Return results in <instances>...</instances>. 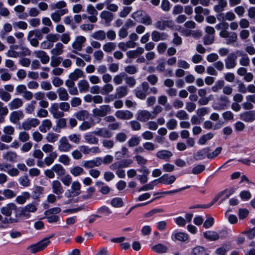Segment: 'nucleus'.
<instances>
[{
	"instance_id": "obj_1",
	"label": "nucleus",
	"mask_w": 255,
	"mask_h": 255,
	"mask_svg": "<svg viewBox=\"0 0 255 255\" xmlns=\"http://www.w3.org/2000/svg\"><path fill=\"white\" fill-rule=\"evenodd\" d=\"M37 210V204L31 203L22 207L20 210V214L26 219L31 217V214L34 213Z\"/></svg>"
},
{
	"instance_id": "obj_2",
	"label": "nucleus",
	"mask_w": 255,
	"mask_h": 255,
	"mask_svg": "<svg viewBox=\"0 0 255 255\" xmlns=\"http://www.w3.org/2000/svg\"><path fill=\"white\" fill-rule=\"evenodd\" d=\"M111 110V107L108 105H103L92 110L93 115L95 117H104Z\"/></svg>"
},
{
	"instance_id": "obj_3",
	"label": "nucleus",
	"mask_w": 255,
	"mask_h": 255,
	"mask_svg": "<svg viewBox=\"0 0 255 255\" xmlns=\"http://www.w3.org/2000/svg\"><path fill=\"white\" fill-rule=\"evenodd\" d=\"M40 124L39 120L36 118H29L21 123V128L25 130H29L32 128L37 127Z\"/></svg>"
},
{
	"instance_id": "obj_4",
	"label": "nucleus",
	"mask_w": 255,
	"mask_h": 255,
	"mask_svg": "<svg viewBox=\"0 0 255 255\" xmlns=\"http://www.w3.org/2000/svg\"><path fill=\"white\" fill-rule=\"evenodd\" d=\"M86 41V38L85 36L79 35L75 38L72 43V47L73 49V52L77 54L76 51H80L82 50L83 44Z\"/></svg>"
},
{
	"instance_id": "obj_5",
	"label": "nucleus",
	"mask_w": 255,
	"mask_h": 255,
	"mask_svg": "<svg viewBox=\"0 0 255 255\" xmlns=\"http://www.w3.org/2000/svg\"><path fill=\"white\" fill-rule=\"evenodd\" d=\"M155 118V116L147 110H139L136 114L137 120L142 122H145L149 119H153Z\"/></svg>"
},
{
	"instance_id": "obj_6",
	"label": "nucleus",
	"mask_w": 255,
	"mask_h": 255,
	"mask_svg": "<svg viewBox=\"0 0 255 255\" xmlns=\"http://www.w3.org/2000/svg\"><path fill=\"white\" fill-rule=\"evenodd\" d=\"M142 89L137 88L135 90L136 96L140 99H144L147 94H149L150 92H148L149 86L147 82H144L141 84Z\"/></svg>"
},
{
	"instance_id": "obj_7",
	"label": "nucleus",
	"mask_w": 255,
	"mask_h": 255,
	"mask_svg": "<svg viewBox=\"0 0 255 255\" xmlns=\"http://www.w3.org/2000/svg\"><path fill=\"white\" fill-rule=\"evenodd\" d=\"M59 109H60L59 103H54L51 104L49 111L53 118L57 119L64 116V113L59 111Z\"/></svg>"
},
{
	"instance_id": "obj_8",
	"label": "nucleus",
	"mask_w": 255,
	"mask_h": 255,
	"mask_svg": "<svg viewBox=\"0 0 255 255\" xmlns=\"http://www.w3.org/2000/svg\"><path fill=\"white\" fill-rule=\"evenodd\" d=\"M71 148L72 146L69 143L67 137L65 136L61 137L58 142V150L61 152H68Z\"/></svg>"
},
{
	"instance_id": "obj_9",
	"label": "nucleus",
	"mask_w": 255,
	"mask_h": 255,
	"mask_svg": "<svg viewBox=\"0 0 255 255\" xmlns=\"http://www.w3.org/2000/svg\"><path fill=\"white\" fill-rule=\"evenodd\" d=\"M86 12L90 15L88 17V20L93 23L97 22L98 20V11L92 4H89L86 7Z\"/></svg>"
},
{
	"instance_id": "obj_10",
	"label": "nucleus",
	"mask_w": 255,
	"mask_h": 255,
	"mask_svg": "<svg viewBox=\"0 0 255 255\" xmlns=\"http://www.w3.org/2000/svg\"><path fill=\"white\" fill-rule=\"evenodd\" d=\"M17 206L14 203H10L0 208L1 213L7 217H9L12 215L13 211H16Z\"/></svg>"
},
{
	"instance_id": "obj_11",
	"label": "nucleus",
	"mask_w": 255,
	"mask_h": 255,
	"mask_svg": "<svg viewBox=\"0 0 255 255\" xmlns=\"http://www.w3.org/2000/svg\"><path fill=\"white\" fill-rule=\"evenodd\" d=\"M102 165L101 157H97L93 159L84 161L83 163V166L86 168H93L95 167H98Z\"/></svg>"
},
{
	"instance_id": "obj_12",
	"label": "nucleus",
	"mask_w": 255,
	"mask_h": 255,
	"mask_svg": "<svg viewBox=\"0 0 255 255\" xmlns=\"http://www.w3.org/2000/svg\"><path fill=\"white\" fill-rule=\"evenodd\" d=\"M51 188L53 193L58 196V198H60V195L64 192V189L61 182L57 180H54L51 182Z\"/></svg>"
},
{
	"instance_id": "obj_13",
	"label": "nucleus",
	"mask_w": 255,
	"mask_h": 255,
	"mask_svg": "<svg viewBox=\"0 0 255 255\" xmlns=\"http://www.w3.org/2000/svg\"><path fill=\"white\" fill-rule=\"evenodd\" d=\"M237 56L235 54H229L225 60L226 67L228 69L234 68L237 64Z\"/></svg>"
},
{
	"instance_id": "obj_14",
	"label": "nucleus",
	"mask_w": 255,
	"mask_h": 255,
	"mask_svg": "<svg viewBox=\"0 0 255 255\" xmlns=\"http://www.w3.org/2000/svg\"><path fill=\"white\" fill-rule=\"evenodd\" d=\"M171 238L174 242H186L189 239V236L185 233L174 231L172 233Z\"/></svg>"
},
{
	"instance_id": "obj_15",
	"label": "nucleus",
	"mask_w": 255,
	"mask_h": 255,
	"mask_svg": "<svg viewBox=\"0 0 255 255\" xmlns=\"http://www.w3.org/2000/svg\"><path fill=\"white\" fill-rule=\"evenodd\" d=\"M92 133L103 138H110L113 135L110 130L104 128H96Z\"/></svg>"
},
{
	"instance_id": "obj_16",
	"label": "nucleus",
	"mask_w": 255,
	"mask_h": 255,
	"mask_svg": "<svg viewBox=\"0 0 255 255\" xmlns=\"http://www.w3.org/2000/svg\"><path fill=\"white\" fill-rule=\"evenodd\" d=\"M240 119L246 122H252L255 120V111L245 112L240 115Z\"/></svg>"
},
{
	"instance_id": "obj_17",
	"label": "nucleus",
	"mask_w": 255,
	"mask_h": 255,
	"mask_svg": "<svg viewBox=\"0 0 255 255\" xmlns=\"http://www.w3.org/2000/svg\"><path fill=\"white\" fill-rule=\"evenodd\" d=\"M116 117L119 119L127 120L133 117V114L128 110H119L115 113Z\"/></svg>"
},
{
	"instance_id": "obj_18",
	"label": "nucleus",
	"mask_w": 255,
	"mask_h": 255,
	"mask_svg": "<svg viewBox=\"0 0 255 255\" xmlns=\"http://www.w3.org/2000/svg\"><path fill=\"white\" fill-rule=\"evenodd\" d=\"M176 179V177L174 175H168L167 174L163 175L157 180L160 183L165 185H170L173 183Z\"/></svg>"
},
{
	"instance_id": "obj_19",
	"label": "nucleus",
	"mask_w": 255,
	"mask_h": 255,
	"mask_svg": "<svg viewBox=\"0 0 255 255\" xmlns=\"http://www.w3.org/2000/svg\"><path fill=\"white\" fill-rule=\"evenodd\" d=\"M23 117L24 114L22 111H15L10 114L9 120L11 123L16 124Z\"/></svg>"
},
{
	"instance_id": "obj_20",
	"label": "nucleus",
	"mask_w": 255,
	"mask_h": 255,
	"mask_svg": "<svg viewBox=\"0 0 255 255\" xmlns=\"http://www.w3.org/2000/svg\"><path fill=\"white\" fill-rule=\"evenodd\" d=\"M52 123L49 119H45L42 121L41 124L39 127V130L43 133H45L52 128Z\"/></svg>"
},
{
	"instance_id": "obj_21",
	"label": "nucleus",
	"mask_w": 255,
	"mask_h": 255,
	"mask_svg": "<svg viewBox=\"0 0 255 255\" xmlns=\"http://www.w3.org/2000/svg\"><path fill=\"white\" fill-rule=\"evenodd\" d=\"M2 158L7 161L11 162H15L17 159V154L16 152L12 151H8L3 152L2 155Z\"/></svg>"
},
{
	"instance_id": "obj_22",
	"label": "nucleus",
	"mask_w": 255,
	"mask_h": 255,
	"mask_svg": "<svg viewBox=\"0 0 255 255\" xmlns=\"http://www.w3.org/2000/svg\"><path fill=\"white\" fill-rule=\"evenodd\" d=\"M128 90L127 86H119L116 89V93L115 94V98H122L128 94Z\"/></svg>"
},
{
	"instance_id": "obj_23",
	"label": "nucleus",
	"mask_w": 255,
	"mask_h": 255,
	"mask_svg": "<svg viewBox=\"0 0 255 255\" xmlns=\"http://www.w3.org/2000/svg\"><path fill=\"white\" fill-rule=\"evenodd\" d=\"M68 12L67 9L56 10L51 14V17L55 22H58L61 20V16Z\"/></svg>"
},
{
	"instance_id": "obj_24",
	"label": "nucleus",
	"mask_w": 255,
	"mask_h": 255,
	"mask_svg": "<svg viewBox=\"0 0 255 255\" xmlns=\"http://www.w3.org/2000/svg\"><path fill=\"white\" fill-rule=\"evenodd\" d=\"M36 57L39 58L43 64H46L49 61V57L43 51L38 50L34 52Z\"/></svg>"
},
{
	"instance_id": "obj_25",
	"label": "nucleus",
	"mask_w": 255,
	"mask_h": 255,
	"mask_svg": "<svg viewBox=\"0 0 255 255\" xmlns=\"http://www.w3.org/2000/svg\"><path fill=\"white\" fill-rule=\"evenodd\" d=\"M172 155V153L167 150H161L158 151L156 154V156L158 158L163 159L165 161H168Z\"/></svg>"
},
{
	"instance_id": "obj_26",
	"label": "nucleus",
	"mask_w": 255,
	"mask_h": 255,
	"mask_svg": "<svg viewBox=\"0 0 255 255\" xmlns=\"http://www.w3.org/2000/svg\"><path fill=\"white\" fill-rule=\"evenodd\" d=\"M23 105V102L21 99L16 98L13 99L8 104L10 110H15L20 108Z\"/></svg>"
},
{
	"instance_id": "obj_27",
	"label": "nucleus",
	"mask_w": 255,
	"mask_h": 255,
	"mask_svg": "<svg viewBox=\"0 0 255 255\" xmlns=\"http://www.w3.org/2000/svg\"><path fill=\"white\" fill-rule=\"evenodd\" d=\"M203 236L210 241H214L219 239V234L213 231H208L203 233Z\"/></svg>"
},
{
	"instance_id": "obj_28",
	"label": "nucleus",
	"mask_w": 255,
	"mask_h": 255,
	"mask_svg": "<svg viewBox=\"0 0 255 255\" xmlns=\"http://www.w3.org/2000/svg\"><path fill=\"white\" fill-rule=\"evenodd\" d=\"M96 185L98 187L99 191L103 194H107L110 191V188L108 185L102 181H97L96 182Z\"/></svg>"
},
{
	"instance_id": "obj_29",
	"label": "nucleus",
	"mask_w": 255,
	"mask_h": 255,
	"mask_svg": "<svg viewBox=\"0 0 255 255\" xmlns=\"http://www.w3.org/2000/svg\"><path fill=\"white\" fill-rule=\"evenodd\" d=\"M236 53L241 56V58L240 59V64L244 66H248L250 62L248 55L246 53H244L242 51L238 50Z\"/></svg>"
},
{
	"instance_id": "obj_30",
	"label": "nucleus",
	"mask_w": 255,
	"mask_h": 255,
	"mask_svg": "<svg viewBox=\"0 0 255 255\" xmlns=\"http://www.w3.org/2000/svg\"><path fill=\"white\" fill-rule=\"evenodd\" d=\"M209 151V148H203L196 152L194 155V157L197 160L203 159L206 157H208Z\"/></svg>"
},
{
	"instance_id": "obj_31",
	"label": "nucleus",
	"mask_w": 255,
	"mask_h": 255,
	"mask_svg": "<svg viewBox=\"0 0 255 255\" xmlns=\"http://www.w3.org/2000/svg\"><path fill=\"white\" fill-rule=\"evenodd\" d=\"M59 119L56 121V125L53 128L54 131L60 132V129L64 128L66 127L67 123L66 119L65 118H58Z\"/></svg>"
},
{
	"instance_id": "obj_32",
	"label": "nucleus",
	"mask_w": 255,
	"mask_h": 255,
	"mask_svg": "<svg viewBox=\"0 0 255 255\" xmlns=\"http://www.w3.org/2000/svg\"><path fill=\"white\" fill-rule=\"evenodd\" d=\"M79 91L81 93H86L89 91V84L86 80H81L77 84Z\"/></svg>"
},
{
	"instance_id": "obj_33",
	"label": "nucleus",
	"mask_w": 255,
	"mask_h": 255,
	"mask_svg": "<svg viewBox=\"0 0 255 255\" xmlns=\"http://www.w3.org/2000/svg\"><path fill=\"white\" fill-rule=\"evenodd\" d=\"M81 185L79 181H74L71 184V191L73 196H78L81 193Z\"/></svg>"
},
{
	"instance_id": "obj_34",
	"label": "nucleus",
	"mask_w": 255,
	"mask_h": 255,
	"mask_svg": "<svg viewBox=\"0 0 255 255\" xmlns=\"http://www.w3.org/2000/svg\"><path fill=\"white\" fill-rule=\"evenodd\" d=\"M144 52V49L142 47H137L134 50L128 51L126 53L127 56L130 58H135Z\"/></svg>"
},
{
	"instance_id": "obj_35",
	"label": "nucleus",
	"mask_w": 255,
	"mask_h": 255,
	"mask_svg": "<svg viewBox=\"0 0 255 255\" xmlns=\"http://www.w3.org/2000/svg\"><path fill=\"white\" fill-rule=\"evenodd\" d=\"M91 36L96 40L103 41L106 37V33L102 30H99L93 32Z\"/></svg>"
},
{
	"instance_id": "obj_36",
	"label": "nucleus",
	"mask_w": 255,
	"mask_h": 255,
	"mask_svg": "<svg viewBox=\"0 0 255 255\" xmlns=\"http://www.w3.org/2000/svg\"><path fill=\"white\" fill-rule=\"evenodd\" d=\"M57 93L58 95L59 99L61 101H67L69 99V95L67 90L63 87H60L57 89Z\"/></svg>"
},
{
	"instance_id": "obj_37",
	"label": "nucleus",
	"mask_w": 255,
	"mask_h": 255,
	"mask_svg": "<svg viewBox=\"0 0 255 255\" xmlns=\"http://www.w3.org/2000/svg\"><path fill=\"white\" fill-rule=\"evenodd\" d=\"M30 198V194L27 192H23L21 195L18 196L16 199L15 201L20 205L24 204L26 200Z\"/></svg>"
},
{
	"instance_id": "obj_38",
	"label": "nucleus",
	"mask_w": 255,
	"mask_h": 255,
	"mask_svg": "<svg viewBox=\"0 0 255 255\" xmlns=\"http://www.w3.org/2000/svg\"><path fill=\"white\" fill-rule=\"evenodd\" d=\"M74 116L79 121H84L89 118L90 114L86 110H81L75 113Z\"/></svg>"
},
{
	"instance_id": "obj_39",
	"label": "nucleus",
	"mask_w": 255,
	"mask_h": 255,
	"mask_svg": "<svg viewBox=\"0 0 255 255\" xmlns=\"http://www.w3.org/2000/svg\"><path fill=\"white\" fill-rule=\"evenodd\" d=\"M84 138L85 142L89 144H96L99 142V139L90 133H86Z\"/></svg>"
},
{
	"instance_id": "obj_40",
	"label": "nucleus",
	"mask_w": 255,
	"mask_h": 255,
	"mask_svg": "<svg viewBox=\"0 0 255 255\" xmlns=\"http://www.w3.org/2000/svg\"><path fill=\"white\" fill-rule=\"evenodd\" d=\"M100 17L104 19L106 23H109L112 21L114 16L112 13L109 11H103L100 15Z\"/></svg>"
},
{
	"instance_id": "obj_41",
	"label": "nucleus",
	"mask_w": 255,
	"mask_h": 255,
	"mask_svg": "<svg viewBox=\"0 0 255 255\" xmlns=\"http://www.w3.org/2000/svg\"><path fill=\"white\" fill-rule=\"evenodd\" d=\"M141 139L140 136H132L128 141V144L129 147H132L137 146L140 142Z\"/></svg>"
},
{
	"instance_id": "obj_42",
	"label": "nucleus",
	"mask_w": 255,
	"mask_h": 255,
	"mask_svg": "<svg viewBox=\"0 0 255 255\" xmlns=\"http://www.w3.org/2000/svg\"><path fill=\"white\" fill-rule=\"evenodd\" d=\"M64 46L62 43L58 42L55 44L54 48H53L51 52L53 55H60L63 53Z\"/></svg>"
},
{
	"instance_id": "obj_43",
	"label": "nucleus",
	"mask_w": 255,
	"mask_h": 255,
	"mask_svg": "<svg viewBox=\"0 0 255 255\" xmlns=\"http://www.w3.org/2000/svg\"><path fill=\"white\" fill-rule=\"evenodd\" d=\"M83 76V72L81 70L77 68L69 74V78L71 80L76 81L79 78H81Z\"/></svg>"
},
{
	"instance_id": "obj_44",
	"label": "nucleus",
	"mask_w": 255,
	"mask_h": 255,
	"mask_svg": "<svg viewBox=\"0 0 255 255\" xmlns=\"http://www.w3.org/2000/svg\"><path fill=\"white\" fill-rule=\"evenodd\" d=\"M95 125V123L92 121H83L79 127V129L82 131H85L89 129Z\"/></svg>"
},
{
	"instance_id": "obj_45",
	"label": "nucleus",
	"mask_w": 255,
	"mask_h": 255,
	"mask_svg": "<svg viewBox=\"0 0 255 255\" xmlns=\"http://www.w3.org/2000/svg\"><path fill=\"white\" fill-rule=\"evenodd\" d=\"M57 153L55 151L51 152L49 154L48 156L46 157L44 159V163L47 166H49L53 163L54 160L57 158Z\"/></svg>"
},
{
	"instance_id": "obj_46",
	"label": "nucleus",
	"mask_w": 255,
	"mask_h": 255,
	"mask_svg": "<svg viewBox=\"0 0 255 255\" xmlns=\"http://www.w3.org/2000/svg\"><path fill=\"white\" fill-rule=\"evenodd\" d=\"M59 137V135L58 134L53 132H49L46 135L45 139L48 142L54 143L58 140Z\"/></svg>"
},
{
	"instance_id": "obj_47",
	"label": "nucleus",
	"mask_w": 255,
	"mask_h": 255,
	"mask_svg": "<svg viewBox=\"0 0 255 255\" xmlns=\"http://www.w3.org/2000/svg\"><path fill=\"white\" fill-rule=\"evenodd\" d=\"M114 90V86L112 84L107 83L104 85L101 88L100 93L103 95H107Z\"/></svg>"
},
{
	"instance_id": "obj_48",
	"label": "nucleus",
	"mask_w": 255,
	"mask_h": 255,
	"mask_svg": "<svg viewBox=\"0 0 255 255\" xmlns=\"http://www.w3.org/2000/svg\"><path fill=\"white\" fill-rule=\"evenodd\" d=\"M220 100L223 102V104H220L218 106H214L213 109L215 110H222L225 109V107L229 103V99L226 96H221L220 98Z\"/></svg>"
},
{
	"instance_id": "obj_49",
	"label": "nucleus",
	"mask_w": 255,
	"mask_h": 255,
	"mask_svg": "<svg viewBox=\"0 0 255 255\" xmlns=\"http://www.w3.org/2000/svg\"><path fill=\"white\" fill-rule=\"evenodd\" d=\"M227 5V2L226 0H221L219 1L218 4L214 6V10L216 12H220L223 11Z\"/></svg>"
},
{
	"instance_id": "obj_50",
	"label": "nucleus",
	"mask_w": 255,
	"mask_h": 255,
	"mask_svg": "<svg viewBox=\"0 0 255 255\" xmlns=\"http://www.w3.org/2000/svg\"><path fill=\"white\" fill-rule=\"evenodd\" d=\"M151 250L157 253H164L166 252L167 247L161 244H158L152 247Z\"/></svg>"
},
{
	"instance_id": "obj_51",
	"label": "nucleus",
	"mask_w": 255,
	"mask_h": 255,
	"mask_svg": "<svg viewBox=\"0 0 255 255\" xmlns=\"http://www.w3.org/2000/svg\"><path fill=\"white\" fill-rule=\"evenodd\" d=\"M129 153L128 149L125 146H122L121 151H117L115 152V157L117 159H119L122 157H124L126 156H128Z\"/></svg>"
},
{
	"instance_id": "obj_52",
	"label": "nucleus",
	"mask_w": 255,
	"mask_h": 255,
	"mask_svg": "<svg viewBox=\"0 0 255 255\" xmlns=\"http://www.w3.org/2000/svg\"><path fill=\"white\" fill-rule=\"evenodd\" d=\"M52 170L58 176H63L65 173V170L63 166L59 164H56L52 167Z\"/></svg>"
},
{
	"instance_id": "obj_53",
	"label": "nucleus",
	"mask_w": 255,
	"mask_h": 255,
	"mask_svg": "<svg viewBox=\"0 0 255 255\" xmlns=\"http://www.w3.org/2000/svg\"><path fill=\"white\" fill-rule=\"evenodd\" d=\"M213 136L214 134L211 132L204 134L200 138L198 143L201 145H204L207 141L212 139Z\"/></svg>"
},
{
	"instance_id": "obj_54",
	"label": "nucleus",
	"mask_w": 255,
	"mask_h": 255,
	"mask_svg": "<svg viewBox=\"0 0 255 255\" xmlns=\"http://www.w3.org/2000/svg\"><path fill=\"white\" fill-rule=\"evenodd\" d=\"M70 172L74 176H78L84 174V169L79 166H75L70 169Z\"/></svg>"
},
{
	"instance_id": "obj_55",
	"label": "nucleus",
	"mask_w": 255,
	"mask_h": 255,
	"mask_svg": "<svg viewBox=\"0 0 255 255\" xmlns=\"http://www.w3.org/2000/svg\"><path fill=\"white\" fill-rule=\"evenodd\" d=\"M33 31H29L27 35V40L29 41L30 44L36 47L39 44V42L37 39L33 37Z\"/></svg>"
},
{
	"instance_id": "obj_56",
	"label": "nucleus",
	"mask_w": 255,
	"mask_h": 255,
	"mask_svg": "<svg viewBox=\"0 0 255 255\" xmlns=\"http://www.w3.org/2000/svg\"><path fill=\"white\" fill-rule=\"evenodd\" d=\"M127 76L125 73L122 72L119 74L116 75L113 78V81L116 85L121 84L124 79Z\"/></svg>"
},
{
	"instance_id": "obj_57",
	"label": "nucleus",
	"mask_w": 255,
	"mask_h": 255,
	"mask_svg": "<svg viewBox=\"0 0 255 255\" xmlns=\"http://www.w3.org/2000/svg\"><path fill=\"white\" fill-rule=\"evenodd\" d=\"M111 204L115 208H120L123 206V201L122 198L116 197L111 200Z\"/></svg>"
},
{
	"instance_id": "obj_58",
	"label": "nucleus",
	"mask_w": 255,
	"mask_h": 255,
	"mask_svg": "<svg viewBox=\"0 0 255 255\" xmlns=\"http://www.w3.org/2000/svg\"><path fill=\"white\" fill-rule=\"evenodd\" d=\"M144 14V12L141 10H138L136 12H133L131 15V17L135 21L140 23V21H141V19L143 17V15Z\"/></svg>"
},
{
	"instance_id": "obj_59",
	"label": "nucleus",
	"mask_w": 255,
	"mask_h": 255,
	"mask_svg": "<svg viewBox=\"0 0 255 255\" xmlns=\"http://www.w3.org/2000/svg\"><path fill=\"white\" fill-rule=\"evenodd\" d=\"M194 11L196 14L202 15L203 14L204 15H208L210 13V10L208 9L203 8L201 6H196Z\"/></svg>"
},
{
	"instance_id": "obj_60",
	"label": "nucleus",
	"mask_w": 255,
	"mask_h": 255,
	"mask_svg": "<svg viewBox=\"0 0 255 255\" xmlns=\"http://www.w3.org/2000/svg\"><path fill=\"white\" fill-rule=\"evenodd\" d=\"M116 47V44L114 42H107L103 47V50L107 52H110Z\"/></svg>"
},
{
	"instance_id": "obj_61",
	"label": "nucleus",
	"mask_w": 255,
	"mask_h": 255,
	"mask_svg": "<svg viewBox=\"0 0 255 255\" xmlns=\"http://www.w3.org/2000/svg\"><path fill=\"white\" fill-rule=\"evenodd\" d=\"M62 61V58L53 55L51 57L50 65L52 67H56L59 66Z\"/></svg>"
},
{
	"instance_id": "obj_62",
	"label": "nucleus",
	"mask_w": 255,
	"mask_h": 255,
	"mask_svg": "<svg viewBox=\"0 0 255 255\" xmlns=\"http://www.w3.org/2000/svg\"><path fill=\"white\" fill-rule=\"evenodd\" d=\"M13 26L15 29L18 28L25 30L27 28L28 25L26 22L23 21H19L14 22L13 23Z\"/></svg>"
},
{
	"instance_id": "obj_63",
	"label": "nucleus",
	"mask_w": 255,
	"mask_h": 255,
	"mask_svg": "<svg viewBox=\"0 0 255 255\" xmlns=\"http://www.w3.org/2000/svg\"><path fill=\"white\" fill-rule=\"evenodd\" d=\"M166 126L170 130L174 129L177 126V121L174 119H171L167 122Z\"/></svg>"
},
{
	"instance_id": "obj_64",
	"label": "nucleus",
	"mask_w": 255,
	"mask_h": 255,
	"mask_svg": "<svg viewBox=\"0 0 255 255\" xmlns=\"http://www.w3.org/2000/svg\"><path fill=\"white\" fill-rule=\"evenodd\" d=\"M193 254L194 255H209L205 252L204 249L200 246L193 249Z\"/></svg>"
}]
</instances>
